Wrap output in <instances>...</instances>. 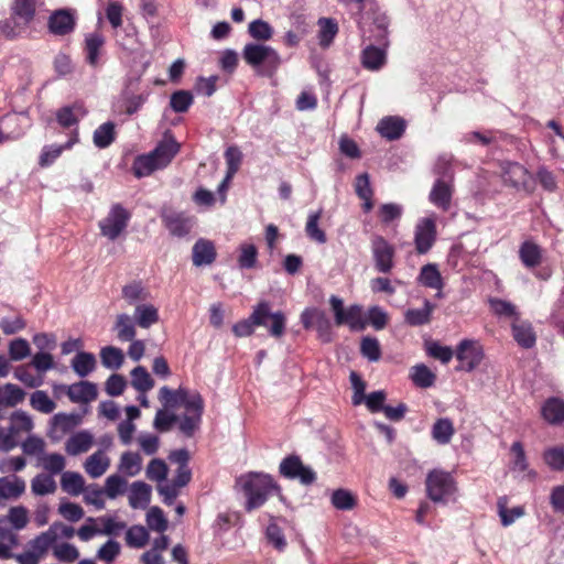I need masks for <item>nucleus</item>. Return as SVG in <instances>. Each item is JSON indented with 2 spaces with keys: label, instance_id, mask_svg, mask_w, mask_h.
Masks as SVG:
<instances>
[{
  "label": "nucleus",
  "instance_id": "obj_45",
  "mask_svg": "<svg viewBox=\"0 0 564 564\" xmlns=\"http://www.w3.org/2000/svg\"><path fill=\"white\" fill-rule=\"evenodd\" d=\"M115 329L117 337L121 341L132 340L135 336V327L132 318L128 314H119L117 316Z\"/></svg>",
  "mask_w": 564,
  "mask_h": 564
},
{
  "label": "nucleus",
  "instance_id": "obj_8",
  "mask_svg": "<svg viewBox=\"0 0 564 564\" xmlns=\"http://www.w3.org/2000/svg\"><path fill=\"white\" fill-rule=\"evenodd\" d=\"M279 473L286 479H297L304 486L316 480V473L310 466H305L297 455L284 457L280 463Z\"/></svg>",
  "mask_w": 564,
  "mask_h": 564
},
{
  "label": "nucleus",
  "instance_id": "obj_20",
  "mask_svg": "<svg viewBox=\"0 0 564 564\" xmlns=\"http://www.w3.org/2000/svg\"><path fill=\"white\" fill-rule=\"evenodd\" d=\"M453 196L452 182L447 180L437 178L430 192V202L437 208L447 212L451 207Z\"/></svg>",
  "mask_w": 564,
  "mask_h": 564
},
{
  "label": "nucleus",
  "instance_id": "obj_19",
  "mask_svg": "<svg viewBox=\"0 0 564 564\" xmlns=\"http://www.w3.org/2000/svg\"><path fill=\"white\" fill-rule=\"evenodd\" d=\"M180 151V144L175 138L170 133L165 132L164 139L158 143V145L150 152L162 169L166 167L174 156Z\"/></svg>",
  "mask_w": 564,
  "mask_h": 564
},
{
  "label": "nucleus",
  "instance_id": "obj_31",
  "mask_svg": "<svg viewBox=\"0 0 564 564\" xmlns=\"http://www.w3.org/2000/svg\"><path fill=\"white\" fill-rule=\"evenodd\" d=\"M455 429L453 422L447 417H441L432 426V437L440 445H446L451 442Z\"/></svg>",
  "mask_w": 564,
  "mask_h": 564
},
{
  "label": "nucleus",
  "instance_id": "obj_63",
  "mask_svg": "<svg viewBox=\"0 0 564 564\" xmlns=\"http://www.w3.org/2000/svg\"><path fill=\"white\" fill-rule=\"evenodd\" d=\"M360 351L369 361H378L381 357L380 344L375 337H364L360 345Z\"/></svg>",
  "mask_w": 564,
  "mask_h": 564
},
{
  "label": "nucleus",
  "instance_id": "obj_14",
  "mask_svg": "<svg viewBox=\"0 0 564 564\" xmlns=\"http://www.w3.org/2000/svg\"><path fill=\"white\" fill-rule=\"evenodd\" d=\"M141 75L137 77H130L127 80L126 87L122 91V100L124 112L128 116L137 113L142 106L147 102L151 91L149 89L143 90L141 94H134L137 86L139 85Z\"/></svg>",
  "mask_w": 564,
  "mask_h": 564
},
{
  "label": "nucleus",
  "instance_id": "obj_4",
  "mask_svg": "<svg viewBox=\"0 0 564 564\" xmlns=\"http://www.w3.org/2000/svg\"><path fill=\"white\" fill-rule=\"evenodd\" d=\"M426 495L435 503H445L456 491L454 477L445 470L433 469L425 479Z\"/></svg>",
  "mask_w": 564,
  "mask_h": 564
},
{
  "label": "nucleus",
  "instance_id": "obj_37",
  "mask_svg": "<svg viewBox=\"0 0 564 564\" xmlns=\"http://www.w3.org/2000/svg\"><path fill=\"white\" fill-rule=\"evenodd\" d=\"M322 209H318L316 212H312L308 214L307 221L305 225V232L306 236L319 243L323 245L327 241V237L324 230H322L318 226L319 219L322 217Z\"/></svg>",
  "mask_w": 564,
  "mask_h": 564
},
{
  "label": "nucleus",
  "instance_id": "obj_40",
  "mask_svg": "<svg viewBox=\"0 0 564 564\" xmlns=\"http://www.w3.org/2000/svg\"><path fill=\"white\" fill-rule=\"evenodd\" d=\"M25 393L20 387L13 383H7L0 388V409H2L3 405L15 406L23 401Z\"/></svg>",
  "mask_w": 564,
  "mask_h": 564
},
{
  "label": "nucleus",
  "instance_id": "obj_62",
  "mask_svg": "<svg viewBox=\"0 0 564 564\" xmlns=\"http://www.w3.org/2000/svg\"><path fill=\"white\" fill-rule=\"evenodd\" d=\"M167 465L161 458H153L145 470L147 477L153 481H163L167 476Z\"/></svg>",
  "mask_w": 564,
  "mask_h": 564
},
{
  "label": "nucleus",
  "instance_id": "obj_36",
  "mask_svg": "<svg viewBox=\"0 0 564 564\" xmlns=\"http://www.w3.org/2000/svg\"><path fill=\"white\" fill-rule=\"evenodd\" d=\"M161 169L162 166L150 152L148 154L137 156L132 165L133 174L138 178L149 176L154 171Z\"/></svg>",
  "mask_w": 564,
  "mask_h": 564
},
{
  "label": "nucleus",
  "instance_id": "obj_7",
  "mask_svg": "<svg viewBox=\"0 0 564 564\" xmlns=\"http://www.w3.org/2000/svg\"><path fill=\"white\" fill-rule=\"evenodd\" d=\"M455 356L459 361L457 371L471 372L484 359V350L478 341L474 339H463L456 347Z\"/></svg>",
  "mask_w": 564,
  "mask_h": 564
},
{
  "label": "nucleus",
  "instance_id": "obj_56",
  "mask_svg": "<svg viewBox=\"0 0 564 564\" xmlns=\"http://www.w3.org/2000/svg\"><path fill=\"white\" fill-rule=\"evenodd\" d=\"M248 32L257 41H268L273 35L272 26L262 19L253 20L249 23Z\"/></svg>",
  "mask_w": 564,
  "mask_h": 564
},
{
  "label": "nucleus",
  "instance_id": "obj_42",
  "mask_svg": "<svg viewBox=\"0 0 564 564\" xmlns=\"http://www.w3.org/2000/svg\"><path fill=\"white\" fill-rule=\"evenodd\" d=\"M131 384L141 393L150 391L154 387V380L143 366H138L131 371Z\"/></svg>",
  "mask_w": 564,
  "mask_h": 564
},
{
  "label": "nucleus",
  "instance_id": "obj_26",
  "mask_svg": "<svg viewBox=\"0 0 564 564\" xmlns=\"http://www.w3.org/2000/svg\"><path fill=\"white\" fill-rule=\"evenodd\" d=\"M110 466V458L105 454L102 449H99L91 454L85 462V471L91 478L101 477Z\"/></svg>",
  "mask_w": 564,
  "mask_h": 564
},
{
  "label": "nucleus",
  "instance_id": "obj_23",
  "mask_svg": "<svg viewBox=\"0 0 564 564\" xmlns=\"http://www.w3.org/2000/svg\"><path fill=\"white\" fill-rule=\"evenodd\" d=\"M541 416L550 425L564 423V399L560 397L547 398L541 406Z\"/></svg>",
  "mask_w": 564,
  "mask_h": 564
},
{
  "label": "nucleus",
  "instance_id": "obj_43",
  "mask_svg": "<svg viewBox=\"0 0 564 564\" xmlns=\"http://www.w3.org/2000/svg\"><path fill=\"white\" fill-rule=\"evenodd\" d=\"M134 317L142 328H149L159 321L158 310L151 304H141L135 307Z\"/></svg>",
  "mask_w": 564,
  "mask_h": 564
},
{
  "label": "nucleus",
  "instance_id": "obj_44",
  "mask_svg": "<svg viewBox=\"0 0 564 564\" xmlns=\"http://www.w3.org/2000/svg\"><path fill=\"white\" fill-rule=\"evenodd\" d=\"M142 458L138 453L124 452L121 455L119 469L127 476L133 477L141 470Z\"/></svg>",
  "mask_w": 564,
  "mask_h": 564
},
{
  "label": "nucleus",
  "instance_id": "obj_15",
  "mask_svg": "<svg viewBox=\"0 0 564 564\" xmlns=\"http://www.w3.org/2000/svg\"><path fill=\"white\" fill-rule=\"evenodd\" d=\"M436 239V226L433 219L423 218L415 228V249L420 254H425L433 247Z\"/></svg>",
  "mask_w": 564,
  "mask_h": 564
},
{
  "label": "nucleus",
  "instance_id": "obj_57",
  "mask_svg": "<svg viewBox=\"0 0 564 564\" xmlns=\"http://www.w3.org/2000/svg\"><path fill=\"white\" fill-rule=\"evenodd\" d=\"M30 403L34 410L46 414L53 412L55 409L54 401L42 390H36L31 394Z\"/></svg>",
  "mask_w": 564,
  "mask_h": 564
},
{
  "label": "nucleus",
  "instance_id": "obj_64",
  "mask_svg": "<svg viewBox=\"0 0 564 564\" xmlns=\"http://www.w3.org/2000/svg\"><path fill=\"white\" fill-rule=\"evenodd\" d=\"M544 462L549 465V467L553 470L562 471L564 470V448L563 447H552L544 452L543 455Z\"/></svg>",
  "mask_w": 564,
  "mask_h": 564
},
{
  "label": "nucleus",
  "instance_id": "obj_16",
  "mask_svg": "<svg viewBox=\"0 0 564 564\" xmlns=\"http://www.w3.org/2000/svg\"><path fill=\"white\" fill-rule=\"evenodd\" d=\"M268 315L267 302H260L254 306L251 315L242 321H239L232 326V332L237 337H247L253 334L254 326L265 325L263 319Z\"/></svg>",
  "mask_w": 564,
  "mask_h": 564
},
{
  "label": "nucleus",
  "instance_id": "obj_27",
  "mask_svg": "<svg viewBox=\"0 0 564 564\" xmlns=\"http://www.w3.org/2000/svg\"><path fill=\"white\" fill-rule=\"evenodd\" d=\"M151 486L143 481H134L129 494V505L133 509H144L151 500Z\"/></svg>",
  "mask_w": 564,
  "mask_h": 564
},
{
  "label": "nucleus",
  "instance_id": "obj_35",
  "mask_svg": "<svg viewBox=\"0 0 564 564\" xmlns=\"http://www.w3.org/2000/svg\"><path fill=\"white\" fill-rule=\"evenodd\" d=\"M512 335L519 346L529 349L535 345L536 337L530 323H519L512 325Z\"/></svg>",
  "mask_w": 564,
  "mask_h": 564
},
{
  "label": "nucleus",
  "instance_id": "obj_61",
  "mask_svg": "<svg viewBox=\"0 0 564 564\" xmlns=\"http://www.w3.org/2000/svg\"><path fill=\"white\" fill-rule=\"evenodd\" d=\"M33 368L28 366H20L14 371V377L30 388H35L42 384L41 375H34Z\"/></svg>",
  "mask_w": 564,
  "mask_h": 564
},
{
  "label": "nucleus",
  "instance_id": "obj_2",
  "mask_svg": "<svg viewBox=\"0 0 564 564\" xmlns=\"http://www.w3.org/2000/svg\"><path fill=\"white\" fill-rule=\"evenodd\" d=\"M388 24L387 17H377L373 21V28L370 30L373 35L367 36L370 43L362 51L361 63L369 70H378L386 63V48L389 45ZM364 37L366 39L365 31Z\"/></svg>",
  "mask_w": 564,
  "mask_h": 564
},
{
  "label": "nucleus",
  "instance_id": "obj_12",
  "mask_svg": "<svg viewBox=\"0 0 564 564\" xmlns=\"http://www.w3.org/2000/svg\"><path fill=\"white\" fill-rule=\"evenodd\" d=\"M160 216L169 232L177 238L187 236L195 225L194 218L184 212L163 209Z\"/></svg>",
  "mask_w": 564,
  "mask_h": 564
},
{
  "label": "nucleus",
  "instance_id": "obj_24",
  "mask_svg": "<svg viewBox=\"0 0 564 564\" xmlns=\"http://www.w3.org/2000/svg\"><path fill=\"white\" fill-rule=\"evenodd\" d=\"M519 258L525 268L533 269L541 264L543 251L538 243L525 240L520 245Z\"/></svg>",
  "mask_w": 564,
  "mask_h": 564
},
{
  "label": "nucleus",
  "instance_id": "obj_6",
  "mask_svg": "<svg viewBox=\"0 0 564 564\" xmlns=\"http://www.w3.org/2000/svg\"><path fill=\"white\" fill-rule=\"evenodd\" d=\"M130 218L131 214L127 208L119 203L113 204L108 215L99 223L101 235L115 241L126 230Z\"/></svg>",
  "mask_w": 564,
  "mask_h": 564
},
{
  "label": "nucleus",
  "instance_id": "obj_13",
  "mask_svg": "<svg viewBox=\"0 0 564 564\" xmlns=\"http://www.w3.org/2000/svg\"><path fill=\"white\" fill-rule=\"evenodd\" d=\"M63 536L70 538V527L54 523L46 532L41 533L30 542V551L42 557Z\"/></svg>",
  "mask_w": 564,
  "mask_h": 564
},
{
  "label": "nucleus",
  "instance_id": "obj_18",
  "mask_svg": "<svg viewBox=\"0 0 564 564\" xmlns=\"http://www.w3.org/2000/svg\"><path fill=\"white\" fill-rule=\"evenodd\" d=\"M44 0H15L12 6V19L18 26H28Z\"/></svg>",
  "mask_w": 564,
  "mask_h": 564
},
{
  "label": "nucleus",
  "instance_id": "obj_34",
  "mask_svg": "<svg viewBox=\"0 0 564 564\" xmlns=\"http://www.w3.org/2000/svg\"><path fill=\"white\" fill-rule=\"evenodd\" d=\"M73 402H82L84 404H88L91 401L96 400L98 397L97 384L90 381H79L78 383H73Z\"/></svg>",
  "mask_w": 564,
  "mask_h": 564
},
{
  "label": "nucleus",
  "instance_id": "obj_38",
  "mask_svg": "<svg viewBox=\"0 0 564 564\" xmlns=\"http://www.w3.org/2000/svg\"><path fill=\"white\" fill-rule=\"evenodd\" d=\"M96 368V358L93 352L77 351L73 358V371L79 377H86Z\"/></svg>",
  "mask_w": 564,
  "mask_h": 564
},
{
  "label": "nucleus",
  "instance_id": "obj_10",
  "mask_svg": "<svg viewBox=\"0 0 564 564\" xmlns=\"http://www.w3.org/2000/svg\"><path fill=\"white\" fill-rule=\"evenodd\" d=\"M204 413V400L198 392H194V399L188 403L186 412L178 416V430L185 437H193L199 430Z\"/></svg>",
  "mask_w": 564,
  "mask_h": 564
},
{
  "label": "nucleus",
  "instance_id": "obj_41",
  "mask_svg": "<svg viewBox=\"0 0 564 564\" xmlns=\"http://www.w3.org/2000/svg\"><path fill=\"white\" fill-rule=\"evenodd\" d=\"M68 148H70V138L65 143L59 144V145H57V144L45 145L41 151V154L39 158V165L41 167H48Z\"/></svg>",
  "mask_w": 564,
  "mask_h": 564
},
{
  "label": "nucleus",
  "instance_id": "obj_3",
  "mask_svg": "<svg viewBox=\"0 0 564 564\" xmlns=\"http://www.w3.org/2000/svg\"><path fill=\"white\" fill-rule=\"evenodd\" d=\"M242 57L252 67L262 66L264 75L274 74L282 62L280 54L273 47L258 43L246 44Z\"/></svg>",
  "mask_w": 564,
  "mask_h": 564
},
{
  "label": "nucleus",
  "instance_id": "obj_59",
  "mask_svg": "<svg viewBox=\"0 0 564 564\" xmlns=\"http://www.w3.org/2000/svg\"><path fill=\"white\" fill-rule=\"evenodd\" d=\"M332 505L338 510H351L356 506V498L346 489H337L332 494Z\"/></svg>",
  "mask_w": 564,
  "mask_h": 564
},
{
  "label": "nucleus",
  "instance_id": "obj_28",
  "mask_svg": "<svg viewBox=\"0 0 564 564\" xmlns=\"http://www.w3.org/2000/svg\"><path fill=\"white\" fill-rule=\"evenodd\" d=\"M435 305L429 300L424 301L421 308H409L404 313V322L410 326H422L431 322Z\"/></svg>",
  "mask_w": 564,
  "mask_h": 564
},
{
  "label": "nucleus",
  "instance_id": "obj_54",
  "mask_svg": "<svg viewBox=\"0 0 564 564\" xmlns=\"http://www.w3.org/2000/svg\"><path fill=\"white\" fill-rule=\"evenodd\" d=\"M319 30V44L323 47L329 46L338 32L337 22L334 19L321 18L318 21Z\"/></svg>",
  "mask_w": 564,
  "mask_h": 564
},
{
  "label": "nucleus",
  "instance_id": "obj_55",
  "mask_svg": "<svg viewBox=\"0 0 564 564\" xmlns=\"http://www.w3.org/2000/svg\"><path fill=\"white\" fill-rule=\"evenodd\" d=\"M31 488L35 495L44 496L56 490V482L52 476L40 474L32 479Z\"/></svg>",
  "mask_w": 564,
  "mask_h": 564
},
{
  "label": "nucleus",
  "instance_id": "obj_39",
  "mask_svg": "<svg viewBox=\"0 0 564 564\" xmlns=\"http://www.w3.org/2000/svg\"><path fill=\"white\" fill-rule=\"evenodd\" d=\"M70 432V414H55L52 419L48 436L58 442Z\"/></svg>",
  "mask_w": 564,
  "mask_h": 564
},
{
  "label": "nucleus",
  "instance_id": "obj_50",
  "mask_svg": "<svg viewBox=\"0 0 564 564\" xmlns=\"http://www.w3.org/2000/svg\"><path fill=\"white\" fill-rule=\"evenodd\" d=\"M194 97L188 90H176L170 97V107L174 112H186L193 105Z\"/></svg>",
  "mask_w": 564,
  "mask_h": 564
},
{
  "label": "nucleus",
  "instance_id": "obj_29",
  "mask_svg": "<svg viewBox=\"0 0 564 564\" xmlns=\"http://www.w3.org/2000/svg\"><path fill=\"white\" fill-rule=\"evenodd\" d=\"M268 315L263 318L265 325H262L268 329L270 336L274 338H281L286 328V317L282 311L271 312L270 304L267 302Z\"/></svg>",
  "mask_w": 564,
  "mask_h": 564
},
{
  "label": "nucleus",
  "instance_id": "obj_1",
  "mask_svg": "<svg viewBox=\"0 0 564 564\" xmlns=\"http://www.w3.org/2000/svg\"><path fill=\"white\" fill-rule=\"evenodd\" d=\"M237 485L247 498V511L260 508L273 492L281 490L272 476L256 471L240 476L237 479Z\"/></svg>",
  "mask_w": 564,
  "mask_h": 564
},
{
  "label": "nucleus",
  "instance_id": "obj_51",
  "mask_svg": "<svg viewBox=\"0 0 564 564\" xmlns=\"http://www.w3.org/2000/svg\"><path fill=\"white\" fill-rule=\"evenodd\" d=\"M411 379L420 388H430L434 384L435 375L423 364L416 365L411 369Z\"/></svg>",
  "mask_w": 564,
  "mask_h": 564
},
{
  "label": "nucleus",
  "instance_id": "obj_47",
  "mask_svg": "<svg viewBox=\"0 0 564 564\" xmlns=\"http://www.w3.org/2000/svg\"><path fill=\"white\" fill-rule=\"evenodd\" d=\"M115 140V124L107 121L100 124L94 132V143L99 149L109 147Z\"/></svg>",
  "mask_w": 564,
  "mask_h": 564
},
{
  "label": "nucleus",
  "instance_id": "obj_30",
  "mask_svg": "<svg viewBox=\"0 0 564 564\" xmlns=\"http://www.w3.org/2000/svg\"><path fill=\"white\" fill-rule=\"evenodd\" d=\"M48 30L55 35H65L70 30V10L61 9L53 12L48 19Z\"/></svg>",
  "mask_w": 564,
  "mask_h": 564
},
{
  "label": "nucleus",
  "instance_id": "obj_32",
  "mask_svg": "<svg viewBox=\"0 0 564 564\" xmlns=\"http://www.w3.org/2000/svg\"><path fill=\"white\" fill-rule=\"evenodd\" d=\"M417 282L430 289L441 290L443 288L441 272L437 265L433 263L425 264L421 268Z\"/></svg>",
  "mask_w": 564,
  "mask_h": 564
},
{
  "label": "nucleus",
  "instance_id": "obj_48",
  "mask_svg": "<svg viewBox=\"0 0 564 564\" xmlns=\"http://www.w3.org/2000/svg\"><path fill=\"white\" fill-rule=\"evenodd\" d=\"M99 355L102 365L109 369H118L124 360L123 351L115 346L102 347Z\"/></svg>",
  "mask_w": 564,
  "mask_h": 564
},
{
  "label": "nucleus",
  "instance_id": "obj_49",
  "mask_svg": "<svg viewBox=\"0 0 564 564\" xmlns=\"http://www.w3.org/2000/svg\"><path fill=\"white\" fill-rule=\"evenodd\" d=\"M149 541V532L142 525H132L126 531V543L130 547L141 549Z\"/></svg>",
  "mask_w": 564,
  "mask_h": 564
},
{
  "label": "nucleus",
  "instance_id": "obj_11",
  "mask_svg": "<svg viewBox=\"0 0 564 564\" xmlns=\"http://www.w3.org/2000/svg\"><path fill=\"white\" fill-rule=\"evenodd\" d=\"M502 180L505 184L520 191L532 193L534 191L533 182L529 171L518 162L503 161L500 164Z\"/></svg>",
  "mask_w": 564,
  "mask_h": 564
},
{
  "label": "nucleus",
  "instance_id": "obj_22",
  "mask_svg": "<svg viewBox=\"0 0 564 564\" xmlns=\"http://www.w3.org/2000/svg\"><path fill=\"white\" fill-rule=\"evenodd\" d=\"M217 257L215 245L212 240L199 238L193 246L192 260L196 267L209 265Z\"/></svg>",
  "mask_w": 564,
  "mask_h": 564
},
{
  "label": "nucleus",
  "instance_id": "obj_9",
  "mask_svg": "<svg viewBox=\"0 0 564 564\" xmlns=\"http://www.w3.org/2000/svg\"><path fill=\"white\" fill-rule=\"evenodd\" d=\"M370 248L375 269L379 273H390L394 268L395 248L379 235L372 237Z\"/></svg>",
  "mask_w": 564,
  "mask_h": 564
},
{
  "label": "nucleus",
  "instance_id": "obj_60",
  "mask_svg": "<svg viewBox=\"0 0 564 564\" xmlns=\"http://www.w3.org/2000/svg\"><path fill=\"white\" fill-rule=\"evenodd\" d=\"M94 443L93 434L88 431H80L73 433L72 451L73 455L86 453L90 449Z\"/></svg>",
  "mask_w": 564,
  "mask_h": 564
},
{
  "label": "nucleus",
  "instance_id": "obj_52",
  "mask_svg": "<svg viewBox=\"0 0 564 564\" xmlns=\"http://www.w3.org/2000/svg\"><path fill=\"white\" fill-rule=\"evenodd\" d=\"M425 350L430 357L440 360L444 365L448 364L454 356V351L451 347L442 346L435 340L426 341Z\"/></svg>",
  "mask_w": 564,
  "mask_h": 564
},
{
  "label": "nucleus",
  "instance_id": "obj_17",
  "mask_svg": "<svg viewBox=\"0 0 564 564\" xmlns=\"http://www.w3.org/2000/svg\"><path fill=\"white\" fill-rule=\"evenodd\" d=\"M194 399V393H189L187 389L178 388L171 390L164 386L159 391V400L165 410H173L178 405H184L187 409L188 403Z\"/></svg>",
  "mask_w": 564,
  "mask_h": 564
},
{
  "label": "nucleus",
  "instance_id": "obj_53",
  "mask_svg": "<svg viewBox=\"0 0 564 564\" xmlns=\"http://www.w3.org/2000/svg\"><path fill=\"white\" fill-rule=\"evenodd\" d=\"M238 265L240 269H253L258 262V249L252 243H242L239 247Z\"/></svg>",
  "mask_w": 564,
  "mask_h": 564
},
{
  "label": "nucleus",
  "instance_id": "obj_21",
  "mask_svg": "<svg viewBox=\"0 0 564 564\" xmlns=\"http://www.w3.org/2000/svg\"><path fill=\"white\" fill-rule=\"evenodd\" d=\"M406 128V122L403 118L398 116H388L382 118L378 126L377 131L381 137L389 141L399 140Z\"/></svg>",
  "mask_w": 564,
  "mask_h": 564
},
{
  "label": "nucleus",
  "instance_id": "obj_5",
  "mask_svg": "<svg viewBox=\"0 0 564 564\" xmlns=\"http://www.w3.org/2000/svg\"><path fill=\"white\" fill-rule=\"evenodd\" d=\"M329 304L334 313L336 325H347L352 332H362L366 329L367 321L364 318L361 305L352 304L345 308L343 300L337 295L329 297Z\"/></svg>",
  "mask_w": 564,
  "mask_h": 564
},
{
  "label": "nucleus",
  "instance_id": "obj_58",
  "mask_svg": "<svg viewBox=\"0 0 564 564\" xmlns=\"http://www.w3.org/2000/svg\"><path fill=\"white\" fill-rule=\"evenodd\" d=\"M10 429L11 432L17 433L18 435L21 433H28L33 429V422L26 413L17 411L12 413L10 417Z\"/></svg>",
  "mask_w": 564,
  "mask_h": 564
},
{
  "label": "nucleus",
  "instance_id": "obj_25",
  "mask_svg": "<svg viewBox=\"0 0 564 564\" xmlns=\"http://www.w3.org/2000/svg\"><path fill=\"white\" fill-rule=\"evenodd\" d=\"M105 44V37L100 33L93 32L85 37V59L88 65L96 67L98 65L99 55Z\"/></svg>",
  "mask_w": 564,
  "mask_h": 564
},
{
  "label": "nucleus",
  "instance_id": "obj_46",
  "mask_svg": "<svg viewBox=\"0 0 564 564\" xmlns=\"http://www.w3.org/2000/svg\"><path fill=\"white\" fill-rule=\"evenodd\" d=\"M507 497H500L497 501L498 513L503 527L511 525L518 518L524 514L522 507H514L511 510L507 508Z\"/></svg>",
  "mask_w": 564,
  "mask_h": 564
},
{
  "label": "nucleus",
  "instance_id": "obj_33",
  "mask_svg": "<svg viewBox=\"0 0 564 564\" xmlns=\"http://www.w3.org/2000/svg\"><path fill=\"white\" fill-rule=\"evenodd\" d=\"M25 490V482L23 479L12 477L0 478V497L4 499L19 498Z\"/></svg>",
  "mask_w": 564,
  "mask_h": 564
}]
</instances>
